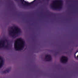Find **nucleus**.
<instances>
[{
    "instance_id": "nucleus-5",
    "label": "nucleus",
    "mask_w": 78,
    "mask_h": 78,
    "mask_svg": "<svg viewBox=\"0 0 78 78\" xmlns=\"http://www.w3.org/2000/svg\"><path fill=\"white\" fill-rule=\"evenodd\" d=\"M68 60V58H67V57L65 56H62L61 58V61H62V62H66Z\"/></svg>"
},
{
    "instance_id": "nucleus-7",
    "label": "nucleus",
    "mask_w": 78,
    "mask_h": 78,
    "mask_svg": "<svg viewBox=\"0 0 78 78\" xmlns=\"http://www.w3.org/2000/svg\"><path fill=\"white\" fill-rule=\"evenodd\" d=\"M3 65V60L0 57V69Z\"/></svg>"
},
{
    "instance_id": "nucleus-6",
    "label": "nucleus",
    "mask_w": 78,
    "mask_h": 78,
    "mask_svg": "<svg viewBox=\"0 0 78 78\" xmlns=\"http://www.w3.org/2000/svg\"><path fill=\"white\" fill-rule=\"evenodd\" d=\"M45 59L46 61H50L51 60V58L50 55H47L46 56Z\"/></svg>"
},
{
    "instance_id": "nucleus-10",
    "label": "nucleus",
    "mask_w": 78,
    "mask_h": 78,
    "mask_svg": "<svg viewBox=\"0 0 78 78\" xmlns=\"http://www.w3.org/2000/svg\"><path fill=\"white\" fill-rule=\"evenodd\" d=\"M77 52H78V51H77L76 52V53Z\"/></svg>"
},
{
    "instance_id": "nucleus-2",
    "label": "nucleus",
    "mask_w": 78,
    "mask_h": 78,
    "mask_svg": "<svg viewBox=\"0 0 78 78\" xmlns=\"http://www.w3.org/2000/svg\"><path fill=\"white\" fill-rule=\"evenodd\" d=\"M62 2L61 0H58L54 2L51 4V6L53 9H58L62 7Z\"/></svg>"
},
{
    "instance_id": "nucleus-4",
    "label": "nucleus",
    "mask_w": 78,
    "mask_h": 78,
    "mask_svg": "<svg viewBox=\"0 0 78 78\" xmlns=\"http://www.w3.org/2000/svg\"><path fill=\"white\" fill-rule=\"evenodd\" d=\"M8 47V42L6 40H2L0 41V48H7Z\"/></svg>"
},
{
    "instance_id": "nucleus-1",
    "label": "nucleus",
    "mask_w": 78,
    "mask_h": 78,
    "mask_svg": "<svg viewBox=\"0 0 78 78\" xmlns=\"http://www.w3.org/2000/svg\"><path fill=\"white\" fill-rule=\"evenodd\" d=\"M24 46L25 41L21 38L17 39L15 41L14 47L16 50H23Z\"/></svg>"
},
{
    "instance_id": "nucleus-3",
    "label": "nucleus",
    "mask_w": 78,
    "mask_h": 78,
    "mask_svg": "<svg viewBox=\"0 0 78 78\" xmlns=\"http://www.w3.org/2000/svg\"><path fill=\"white\" fill-rule=\"evenodd\" d=\"M20 32V28L15 27L14 29H12L9 31V33L11 35L12 37L15 38L18 36L19 33Z\"/></svg>"
},
{
    "instance_id": "nucleus-8",
    "label": "nucleus",
    "mask_w": 78,
    "mask_h": 78,
    "mask_svg": "<svg viewBox=\"0 0 78 78\" xmlns=\"http://www.w3.org/2000/svg\"><path fill=\"white\" fill-rule=\"evenodd\" d=\"M36 1V0H34V1H33L31 3H29L28 2H26V1L24 2V4L25 5H32L34 2V1Z\"/></svg>"
},
{
    "instance_id": "nucleus-9",
    "label": "nucleus",
    "mask_w": 78,
    "mask_h": 78,
    "mask_svg": "<svg viewBox=\"0 0 78 78\" xmlns=\"http://www.w3.org/2000/svg\"><path fill=\"white\" fill-rule=\"evenodd\" d=\"M21 2H22V3H23V2H24V0H21Z\"/></svg>"
}]
</instances>
